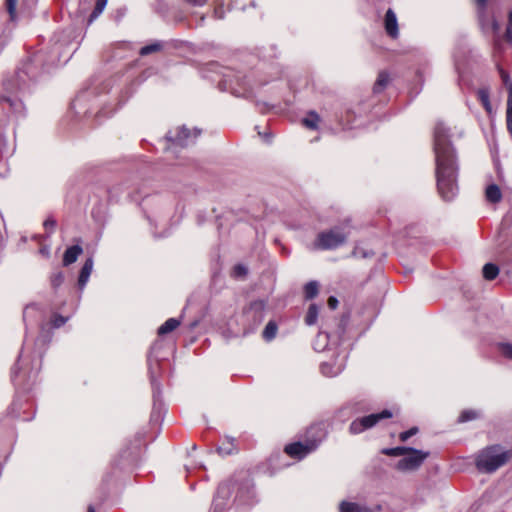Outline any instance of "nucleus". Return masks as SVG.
I'll return each mask as SVG.
<instances>
[{
    "label": "nucleus",
    "mask_w": 512,
    "mask_h": 512,
    "mask_svg": "<svg viewBox=\"0 0 512 512\" xmlns=\"http://www.w3.org/2000/svg\"><path fill=\"white\" fill-rule=\"evenodd\" d=\"M71 34H51L48 35L47 43L38 52L29 58L22 67L16 71L14 80L4 82L6 91L9 86H16L18 92L27 89L26 79L36 80L38 77L37 65L48 68L60 63L67 62L76 50Z\"/></svg>",
    "instance_id": "obj_1"
},
{
    "label": "nucleus",
    "mask_w": 512,
    "mask_h": 512,
    "mask_svg": "<svg viewBox=\"0 0 512 512\" xmlns=\"http://www.w3.org/2000/svg\"><path fill=\"white\" fill-rule=\"evenodd\" d=\"M449 130L438 122L434 130L437 189L445 201L456 197L458 192V162L455 148L450 142Z\"/></svg>",
    "instance_id": "obj_2"
},
{
    "label": "nucleus",
    "mask_w": 512,
    "mask_h": 512,
    "mask_svg": "<svg viewBox=\"0 0 512 512\" xmlns=\"http://www.w3.org/2000/svg\"><path fill=\"white\" fill-rule=\"evenodd\" d=\"M494 58L498 72H500L501 78L503 80L506 92V129L509 134L512 135V81L509 79L508 72L503 69L501 62H499L498 58L501 56L503 52L504 45L512 44V34H497L495 35L494 41Z\"/></svg>",
    "instance_id": "obj_3"
},
{
    "label": "nucleus",
    "mask_w": 512,
    "mask_h": 512,
    "mask_svg": "<svg viewBox=\"0 0 512 512\" xmlns=\"http://www.w3.org/2000/svg\"><path fill=\"white\" fill-rule=\"evenodd\" d=\"M508 451L501 445L480 449L475 456V466L480 473H494L508 461Z\"/></svg>",
    "instance_id": "obj_4"
},
{
    "label": "nucleus",
    "mask_w": 512,
    "mask_h": 512,
    "mask_svg": "<svg viewBox=\"0 0 512 512\" xmlns=\"http://www.w3.org/2000/svg\"><path fill=\"white\" fill-rule=\"evenodd\" d=\"M348 224L349 222L346 221L342 225L319 232L314 241V247L318 250H334L344 245L349 235Z\"/></svg>",
    "instance_id": "obj_5"
},
{
    "label": "nucleus",
    "mask_w": 512,
    "mask_h": 512,
    "mask_svg": "<svg viewBox=\"0 0 512 512\" xmlns=\"http://www.w3.org/2000/svg\"><path fill=\"white\" fill-rule=\"evenodd\" d=\"M26 115L25 105L17 96H0V128H5L12 121H18Z\"/></svg>",
    "instance_id": "obj_6"
},
{
    "label": "nucleus",
    "mask_w": 512,
    "mask_h": 512,
    "mask_svg": "<svg viewBox=\"0 0 512 512\" xmlns=\"http://www.w3.org/2000/svg\"><path fill=\"white\" fill-rule=\"evenodd\" d=\"M429 457V452H423L416 448L410 450L396 464L397 470L401 472H410L418 469L424 460Z\"/></svg>",
    "instance_id": "obj_7"
},
{
    "label": "nucleus",
    "mask_w": 512,
    "mask_h": 512,
    "mask_svg": "<svg viewBox=\"0 0 512 512\" xmlns=\"http://www.w3.org/2000/svg\"><path fill=\"white\" fill-rule=\"evenodd\" d=\"M392 417V413L388 409H384L380 413L370 414L354 420L350 425V431L352 434H358L366 429H370L375 426L378 422L383 419Z\"/></svg>",
    "instance_id": "obj_8"
},
{
    "label": "nucleus",
    "mask_w": 512,
    "mask_h": 512,
    "mask_svg": "<svg viewBox=\"0 0 512 512\" xmlns=\"http://www.w3.org/2000/svg\"><path fill=\"white\" fill-rule=\"evenodd\" d=\"M200 133L201 130L195 129L194 132H191V130L186 127H180L175 131H168L166 139L172 142L175 147H188L195 143V139Z\"/></svg>",
    "instance_id": "obj_9"
},
{
    "label": "nucleus",
    "mask_w": 512,
    "mask_h": 512,
    "mask_svg": "<svg viewBox=\"0 0 512 512\" xmlns=\"http://www.w3.org/2000/svg\"><path fill=\"white\" fill-rule=\"evenodd\" d=\"M224 79L220 82V89L230 90L235 97H246L249 93V88L246 86L245 80L240 76L224 74Z\"/></svg>",
    "instance_id": "obj_10"
},
{
    "label": "nucleus",
    "mask_w": 512,
    "mask_h": 512,
    "mask_svg": "<svg viewBox=\"0 0 512 512\" xmlns=\"http://www.w3.org/2000/svg\"><path fill=\"white\" fill-rule=\"evenodd\" d=\"M507 219L505 218L504 222L501 225L500 230H498L496 238H495V245H496V251L500 255H506L508 257L509 255V249L511 248V240L509 237L511 236V233L509 232V228L506 224Z\"/></svg>",
    "instance_id": "obj_11"
},
{
    "label": "nucleus",
    "mask_w": 512,
    "mask_h": 512,
    "mask_svg": "<svg viewBox=\"0 0 512 512\" xmlns=\"http://www.w3.org/2000/svg\"><path fill=\"white\" fill-rule=\"evenodd\" d=\"M346 355L337 356L330 361L320 364V372L327 377H335L342 373L345 368Z\"/></svg>",
    "instance_id": "obj_12"
},
{
    "label": "nucleus",
    "mask_w": 512,
    "mask_h": 512,
    "mask_svg": "<svg viewBox=\"0 0 512 512\" xmlns=\"http://www.w3.org/2000/svg\"><path fill=\"white\" fill-rule=\"evenodd\" d=\"M326 436L327 431L324 424L316 423L307 429L304 441L309 445L315 444V449H317L319 444L323 442Z\"/></svg>",
    "instance_id": "obj_13"
},
{
    "label": "nucleus",
    "mask_w": 512,
    "mask_h": 512,
    "mask_svg": "<svg viewBox=\"0 0 512 512\" xmlns=\"http://www.w3.org/2000/svg\"><path fill=\"white\" fill-rule=\"evenodd\" d=\"M315 450V444L309 445L305 441L290 443L285 447V452L289 457L302 459Z\"/></svg>",
    "instance_id": "obj_14"
},
{
    "label": "nucleus",
    "mask_w": 512,
    "mask_h": 512,
    "mask_svg": "<svg viewBox=\"0 0 512 512\" xmlns=\"http://www.w3.org/2000/svg\"><path fill=\"white\" fill-rule=\"evenodd\" d=\"M232 484L222 483L213 500V506L216 511H222L226 507V500L230 498Z\"/></svg>",
    "instance_id": "obj_15"
},
{
    "label": "nucleus",
    "mask_w": 512,
    "mask_h": 512,
    "mask_svg": "<svg viewBox=\"0 0 512 512\" xmlns=\"http://www.w3.org/2000/svg\"><path fill=\"white\" fill-rule=\"evenodd\" d=\"M82 252L83 249L81 245H73L67 247L63 254V265L69 266L74 264Z\"/></svg>",
    "instance_id": "obj_16"
},
{
    "label": "nucleus",
    "mask_w": 512,
    "mask_h": 512,
    "mask_svg": "<svg viewBox=\"0 0 512 512\" xmlns=\"http://www.w3.org/2000/svg\"><path fill=\"white\" fill-rule=\"evenodd\" d=\"M93 269V258L89 257L85 260L78 279L79 289H84L86 283L89 281Z\"/></svg>",
    "instance_id": "obj_17"
},
{
    "label": "nucleus",
    "mask_w": 512,
    "mask_h": 512,
    "mask_svg": "<svg viewBox=\"0 0 512 512\" xmlns=\"http://www.w3.org/2000/svg\"><path fill=\"white\" fill-rule=\"evenodd\" d=\"M253 497V486L250 480H245L242 487L238 490V494H236V499H238L241 503H249Z\"/></svg>",
    "instance_id": "obj_18"
},
{
    "label": "nucleus",
    "mask_w": 512,
    "mask_h": 512,
    "mask_svg": "<svg viewBox=\"0 0 512 512\" xmlns=\"http://www.w3.org/2000/svg\"><path fill=\"white\" fill-rule=\"evenodd\" d=\"M485 197L490 203H498L502 199L501 189L496 184L488 185L485 190Z\"/></svg>",
    "instance_id": "obj_19"
},
{
    "label": "nucleus",
    "mask_w": 512,
    "mask_h": 512,
    "mask_svg": "<svg viewBox=\"0 0 512 512\" xmlns=\"http://www.w3.org/2000/svg\"><path fill=\"white\" fill-rule=\"evenodd\" d=\"M265 303L262 300L254 301L250 304L247 315H253L254 318H257L258 322L260 323L263 319V312H264Z\"/></svg>",
    "instance_id": "obj_20"
},
{
    "label": "nucleus",
    "mask_w": 512,
    "mask_h": 512,
    "mask_svg": "<svg viewBox=\"0 0 512 512\" xmlns=\"http://www.w3.org/2000/svg\"><path fill=\"white\" fill-rule=\"evenodd\" d=\"M390 83V75L386 71H381L379 73L378 79H376L374 86H373V92L374 93H381L383 89H385Z\"/></svg>",
    "instance_id": "obj_21"
},
{
    "label": "nucleus",
    "mask_w": 512,
    "mask_h": 512,
    "mask_svg": "<svg viewBox=\"0 0 512 512\" xmlns=\"http://www.w3.org/2000/svg\"><path fill=\"white\" fill-rule=\"evenodd\" d=\"M180 321L176 318H169L164 323L160 325V327L157 330V333L159 336H164L168 334L169 332L175 331L176 328L179 326Z\"/></svg>",
    "instance_id": "obj_22"
},
{
    "label": "nucleus",
    "mask_w": 512,
    "mask_h": 512,
    "mask_svg": "<svg viewBox=\"0 0 512 512\" xmlns=\"http://www.w3.org/2000/svg\"><path fill=\"white\" fill-rule=\"evenodd\" d=\"M385 29L386 32L398 31L397 18L395 13L391 9H388L385 15Z\"/></svg>",
    "instance_id": "obj_23"
},
{
    "label": "nucleus",
    "mask_w": 512,
    "mask_h": 512,
    "mask_svg": "<svg viewBox=\"0 0 512 512\" xmlns=\"http://www.w3.org/2000/svg\"><path fill=\"white\" fill-rule=\"evenodd\" d=\"M340 512H372L365 506L358 505L354 502L343 501L340 504Z\"/></svg>",
    "instance_id": "obj_24"
},
{
    "label": "nucleus",
    "mask_w": 512,
    "mask_h": 512,
    "mask_svg": "<svg viewBox=\"0 0 512 512\" xmlns=\"http://www.w3.org/2000/svg\"><path fill=\"white\" fill-rule=\"evenodd\" d=\"M148 361H149V375H150V381H151V387H152V397H154V407H156L158 398L160 396V384L156 380V377L151 370L150 359Z\"/></svg>",
    "instance_id": "obj_25"
},
{
    "label": "nucleus",
    "mask_w": 512,
    "mask_h": 512,
    "mask_svg": "<svg viewBox=\"0 0 512 512\" xmlns=\"http://www.w3.org/2000/svg\"><path fill=\"white\" fill-rule=\"evenodd\" d=\"M319 284L316 280H310L304 287V294L307 300H311L318 295Z\"/></svg>",
    "instance_id": "obj_26"
},
{
    "label": "nucleus",
    "mask_w": 512,
    "mask_h": 512,
    "mask_svg": "<svg viewBox=\"0 0 512 512\" xmlns=\"http://www.w3.org/2000/svg\"><path fill=\"white\" fill-rule=\"evenodd\" d=\"M319 313V307L317 304H311L308 307L307 314L305 316V323L308 326H312L317 323Z\"/></svg>",
    "instance_id": "obj_27"
},
{
    "label": "nucleus",
    "mask_w": 512,
    "mask_h": 512,
    "mask_svg": "<svg viewBox=\"0 0 512 512\" xmlns=\"http://www.w3.org/2000/svg\"><path fill=\"white\" fill-rule=\"evenodd\" d=\"M499 273V268L496 264L488 263L483 267V277L486 281H493Z\"/></svg>",
    "instance_id": "obj_28"
},
{
    "label": "nucleus",
    "mask_w": 512,
    "mask_h": 512,
    "mask_svg": "<svg viewBox=\"0 0 512 512\" xmlns=\"http://www.w3.org/2000/svg\"><path fill=\"white\" fill-rule=\"evenodd\" d=\"M226 442H223L221 446L218 447V453L222 456H229L231 455L234 450V438L226 437Z\"/></svg>",
    "instance_id": "obj_29"
},
{
    "label": "nucleus",
    "mask_w": 512,
    "mask_h": 512,
    "mask_svg": "<svg viewBox=\"0 0 512 512\" xmlns=\"http://www.w3.org/2000/svg\"><path fill=\"white\" fill-rule=\"evenodd\" d=\"M278 326L275 322H269L262 332L263 339L270 341L277 335Z\"/></svg>",
    "instance_id": "obj_30"
},
{
    "label": "nucleus",
    "mask_w": 512,
    "mask_h": 512,
    "mask_svg": "<svg viewBox=\"0 0 512 512\" xmlns=\"http://www.w3.org/2000/svg\"><path fill=\"white\" fill-rule=\"evenodd\" d=\"M480 417V413L476 410L468 409L464 410L458 417L459 423H466L468 421L475 420Z\"/></svg>",
    "instance_id": "obj_31"
},
{
    "label": "nucleus",
    "mask_w": 512,
    "mask_h": 512,
    "mask_svg": "<svg viewBox=\"0 0 512 512\" xmlns=\"http://www.w3.org/2000/svg\"><path fill=\"white\" fill-rule=\"evenodd\" d=\"M398 35L399 34H376L375 36L379 37L380 41L386 45L381 46V49L391 50V43L398 38Z\"/></svg>",
    "instance_id": "obj_32"
},
{
    "label": "nucleus",
    "mask_w": 512,
    "mask_h": 512,
    "mask_svg": "<svg viewBox=\"0 0 512 512\" xmlns=\"http://www.w3.org/2000/svg\"><path fill=\"white\" fill-rule=\"evenodd\" d=\"M495 348H496L497 352L502 354L507 359H512V344L497 342L495 344Z\"/></svg>",
    "instance_id": "obj_33"
},
{
    "label": "nucleus",
    "mask_w": 512,
    "mask_h": 512,
    "mask_svg": "<svg viewBox=\"0 0 512 512\" xmlns=\"http://www.w3.org/2000/svg\"><path fill=\"white\" fill-rule=\"evenodd\" d=\"M318 121H319L318 114L315 112H309L308 116L302 120V123H304V125L307 128L315 130V129H317Z\"/></svg>",
    "instance_id": "obj_34"
},
{
    "label": "nucleus",
    "mask_w": 512,
    "mask_h": 512,
    "mask_svg": "<svg viewBox=\"0 0 512 512\" xmlns=\"http://www.w3.org/2000/svg\"><path fill=\"white\" fill-rule=\"evenodd\" d=\"M411 448L406 447H397V448H384L382 453L386 456L390 457H399L404 456L406 452H408Z\"/></svg>",
    "instance_id": "obj_35"
},
{
    "label": "nucleus",
    "mask_w": 512,
    "mask_h": 512,
    "mask_svg": "<svg viewBox=\"0 0 512 512\" xmlns=\"http://www.w3.org/2000/svg\"><path fill=\"white\" fill-rule=\"evenodd\" d=\"M480 103L484 106L488 113H491V104L489 103V95L486 89H479L477 92Z\"/></svg>",
    "instance_id": "obj_36"
},
{
    "label": "nucleus",
    "mask_w": 512,
    "mask_h": 512,
    "mask_svg": "<svg viewBox=\"0 0 512 512\" xmlns=\"http://www.w3.org/2000/svg\"><path fill=\"white\" fill-rule=\"evenodd\" d=\"M161 49L160 42H155L147 46H142L140 48L139 54L142 56L150 55L152 53H155Z\"/></svg>",
    "instance_id": "obj_37"
},
{
    "label": "nucleus",
    "mask_w": 512,
    "mask_h": 512,
    "mask_svg": "<svg viewBox=\"0 0 512 512\" xmlns=\"http://www.w3.org/2000/svg\"><path fill=\"white\" fill-rule=\"evenodd\" d=\"M63 282H64V273L63 272L58 271V272H54L51 275V285H52L53 289L60 288L61 285L63 284Z\"/></svg>",
    "instance_id": "obj_38"
},
{
    "label": "nucleus",
    "mask_w": 512,
    "mask_h": 512,
    "mask_svg": "<svg viewBox=\"0 0 512 512\" xmlns=\"http://www.w3.org/2000/svg\"><path fill=\"white\" fill-rule=\"evenodd\" d=\"M108 0H96L94 10L91 14L92 17H98L107 5Z\"/></svg>",
    "instance_id": "obj_39"
},
{
    "label": "nucleus",
    "mask_w": 512,
    "mask_h": 512,
    "mask_svg": "<svg viewBox=\"0 0 512 512\" xmlns=\"http://www.w3.org/2000/svg\"><path fill=\"white\" fill-rule=\"evenodd\" d=\"M248 274V268L243 264H236L233 268V275L242 278Z\"/></svg>",
    "instance_id": "obj_40"
},
{
    "label": "nucleus",
    "mask_w": 512,
    "mask_h": 512,
    "mask_svg": "<svg viewBox=\"0 0 512 512\" xmlns=\"http://www.w3.org/2000/svg\"><path fill=\"white\" fill-rule=\"evenodd\" d=\"M40 370V360H36V364L34 366H32L29 370V372H27V380L28 381H34L38 372Z\"/></svg>",
    "instance_id": "obj_41"
},
{
    "label": "nucleus",
    "mask_w": 512,
    "mask_h": 512,
    "mask_svg": "<svg viewBox=\"0 0 512 512\" xmlns=\"http://www.w3.org/2000/svg\"><path fill=\"white\" fill-rule=\"evenodd\" d=\"M352 255L354 257L368 258V257L373 256L374 254L372 251H366L361 247L355 246V248L352 252Z\"/></svg>",
    "instance_id": "obj_42"
},
{
    "label": "nucleus",
    "mask_w": 512,
    "mask_h": 512,
    "mask_svg": "<svg viewBox=\"0 0 512 512\" xmlns=\"http://www.w3.org/2000/svg\"><path fill=\"white\" fill-rule=\"evenodd\" d=\"M67 319H68L67 317H64L60 314L54 315V317L52 319L53 328L57 329V328L62 327L67 322Z\"/></svg>",
    "instance_id": "obj_43"
},
{
    "label": "nucleus",
    "mask_w": 512,
    "mask_h": 512,
    "mask_svg": "<svg viewBox=\"0 0 512 512\" xmlns=\"http://www.w3.org/2000/svg\"><path fill=\"white\" fill-rule=\"evenodd\" d=\"M418 432V428L417 427H412L411 429L409 430H406V431H403L400 433V440L401 441H407L410 439V437H412L413 435H416Z\"/></svg>",
    "instance_id": "obj_44"
},
{
    "label": "nucleus",
    "mask_w": 512,
    "mask_h": 512,
    "mask_svg": "<svg viewBox=\"0 0 512 512\" xmlns=\"http://www.w3.org/2000/svg\"><path fill=\"white\" fill-rule=\"evenodd\" d=\"M474 1L478 8L479 18L481 19L482 15L484 14L485 9H486L487 0H474Z\"/></svg>",
    "instance_id": "obj_45"
},
{
    "label": "nucleus",
    "mask_w": 512,
    "mask_h": 512,
    "mask_svg": "<svg viewBox=\"0 0 512 512\" xmlns=\"http://www.w3.org/2000/svg\"><path fill=\"white\" fill-rule=\"evenodd\" d=\"M56 226V221L53 218H47L44 222V227L46 230L54 231Z\"/></svg>",
    "instance_id": "obj_46"
},
{
    "label": "nucleus",
    "mask_w": 512,
    "mask_h": 512,
    "mask_svg": "<svg viewBox=\"0 0 512 512\" xmlns=\"http://www.w3.org/2000/svg\"><path fill=\"white\" fill-rule=\"evenodd\" d=\"M327 304L330 309H335L338 305V300L335 296H329Z\"/></svg>",
    "instance_id": "obj_47"
},
{
    "label": "nucleus",
    "mask_w": 512,
    "mask_h": 512,
    "mask_svg": "<svg viewBox=\"0 0 512 512\" xmlns=\"http://www.w3.org/2000/svg\"><path fill=\"white\" fill-rule=\"evenodd\" d=\"M16 2H17V0H6L7 9L10 14L14 13L15 7H16Z\"/></svg>",
    "instance_id": "obj_48"
},
{
    "label": "nucleus",
    "mask_w": 512,
    "mask_h": 512,
    "mask_svg": "<svg viewBox=\"0 0 512 512\" xmlns=\"http://www.w3.org/2000/svg\"><path fill=\"white\" fill-rule=\"evenodd\" d=\"M184 1L193 6H203L207 2V0H184Z\"/></svg>",
    "instance_id": "obj_49"
},
{
    "label": "nucleus",
    "mask_w": 512,
    "mask_h": 512,
    "mask_svg": "<svg viewBox=\"0 0 512 512\" xmlns=\"http://www.w3.org/2000/svg\"><path fill=\"white\" fill-rule=\"evenodd\" d=\"M507 18H508V24H507L505 32L510 33V32H512V30H511V27H512V10H510L507 13Z\"/></svg>",
    "instance_id": "obj_50"
},
{
    "label": "nucleus",
    "mask_w": 512,
    "mask_h": 512,
    "mask_svg": "<svg viewBox=\"0 0 512 512\" xmlns=\"http://www.w3.org/2000/svg\"><path fill=\"white\" fill-rule=\"evenodd\" d=\"M20 361V357L18 358V362ZM18 373H19V367H18V363L14 366L13 370H12V380L13 381H16L17 377H18Z\"/></svg>",
    "instance_id": "obj_51"
},
{
    "label": "nucleus",
    "mask_w": 512,
    "mask_h": 512,
    "mask_svg": "<svg viewBox=\"0 0 512 512\" xmlns=\"http://www.w3.org/2000/svg\"><path fill=\"white\" fill-rule=\"evenodd\" d=\"M120 189V187H113L112 189L109 190V198L112 199L114 198V193L118 192V190Z\"/></svg>",
    "instance_id": "obj_52"
},
{
    "label": "nucleus",
    "mask_w": 512,
    "mask_h": 512,
    "mask_svg": "<svg viewBox=\"0 0 512 512\" xmlns=\"http://www.w3.org/2000/svg\"><path fill=\"white\" fill-rule=\"evenodd\" d=\"M318 339H324L326 341L328 339V334L326 332H320L318 334Z\"/></svg>",
    "instance_id": "obj_53"
},
{
    "label": "nucleus",
    "mask_w": 512,
    "mask_h": 512,
    "mask_svg": "<svg viewBox=\"0 0 512 512\" xmlns=\"http://www.w3.org/2000/svg\"><path fill=\"white\" fill-rule=\"evenodd\" d=\"M257 106L259 107L260 111L263 112L264 111V107L267 106V104H260V103H257Z\"/></svg>",
    "instance_id": "obj_54"
},
{
    "label": "nucleus",
    "mask_w": 512,
    "mask_h": 512,
    "mask_svg": "<svg viewBox=\"0 0 512 512\" xmlns=\"http://www.w3.org/2000/svg\"><path fill=\"white\" fill-rule=\"evenodd\" d=\"M81 97H82V96H78V97H76V99L73 101V106H76V105H77V103H79V102H80Z\"/></svg>",
    "instance_id": "obj_55"
},
{
    "label": "nucleus",
    "mask_w": 512,
    "mask_h": 512,
    "mask_svg": "<svg viewBox=\"0 0 512 512\" xmlns=\"http://www.w3.org/2000/svg\"><path fill=\"white\" fill-rule=\"evenodd\" d=\"M41 253H42L43 255H48V249H47V248H42V249H41Z\"/></svg>",
    "instance_id": "obj_56"
},
{
    "label": "nucleus",
    "mask_w": 512,
    "mask_h": 512,
    "mask_svg": "<svg viewBox=\"0 0 512 512\" xmlns=\"http://www.w3.org/2000/svg\"><path fill=\"white\" fill-rule=\"evenodd\" d=\"M88 512H95L94 507L90 505V506L88 507Z\"/></svg>",
    "instance_id": "obj_57"
},
{
    "label": "nucleus",
    "mask_w": 512,
    "mask_h": 512,
    "mask_svg": "<svg viewBox=\"0 0 512 512\" xmlns=\"http://www.w3.org/2000/svg\"><path fill=\"white\" fill-rule=\"evenodd\" d=\"M30 307H33V305H27V306H26L25 311H24V315H26V311H27Z\"/></svg>",
    "instance_id": "obj_58"
},
{
    "label": "nucleus",
    "mask_w": 512,
    "mask_h": 512,
    "mask_svg": "<svg viewBox=\"0 0 512 512\" xmlns=\"http://www.w3.org/2000/svg\"><path fill=\"white\" fill-rule=\"evenodd\" d=\"M498 29H499V27L497 26V24L493 23V30H498Z\"/></svg>",
    "instance_id": "obj_59"
},
{
    "label": "nucleus",
    "mask_w": 512,
    "mask_h": 512,
    "mask_svg": "<svg viewBox=\"0 0 512 512\" xmlns=\"http://www.w3.org/2000/svg\"><path fill=\"white\" fill-rule=\"evenodd\" d=\"M1 244H2V234H1V231H0V247H1Z\"/></svg>",
    "instance_id": "obj_60"
},
{
    "label": "nucleus",
    "mask_w": 512,
    "mask_h": 512,
    "mask_svg": "<svg viewBox=\"0 0 512 512\" xmlns=\"http://www.w3.org/2000/svg\"><path fill=\"white\" fill-rule=\"evenodd\" d=\"M45 41H46V38H43V37H42V42L44 43Z\"/></svg>",
    "instance_id": "obj_61"
}]
</instances>
